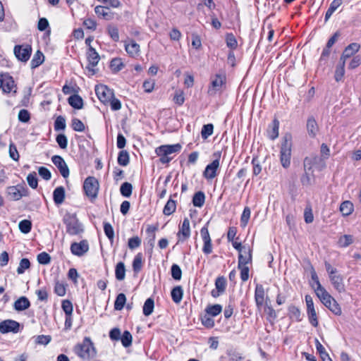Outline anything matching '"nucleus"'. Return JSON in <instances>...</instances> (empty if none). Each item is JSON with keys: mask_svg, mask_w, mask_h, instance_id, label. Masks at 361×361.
<instances>
[{"mask_svg": "<svg viewBox=\"0 0 361 361\" xmlns=\"http://www.w3.org/2000/svg\"><path fill=\"white\" fill-rule=\"evenodd\" d=\"M74 352L84 360H90L97 355V350L90 337H85L82 343L75 345Z\"/></svg>", "mask_w": 361, "mask_h": 361, "instance_id": "obj_1", "label": "nucleus"}, {"mask_svg": "<svg viewBox=\"0 0 361 361\" xmlns=\"http://www.w3.org/2000/svg\"><path fill=\"white\" fill-rule=\"evenodd\" d=\"M292 149V135L290 133H286L282 137L281 149H280V161L282 166L287 169L290 165Z\"/></svg>", "mask_w": 361, "mask_h": 361, "instance_id": "obj_2", "label": "nucleus"}, {"mask_svg": "<svg viewBox=\"0 0 361 361\" xmlns=\"http://www.w3.org/2000/svg\"><path fill=\"white\" fill-rule=\"evenodd\" d=\"M325 268L329 274V280L334 288L339 293L345 291L343 277L338 274V270L334 268L328 262H325Z\"/></svg>", "mask_w": 361, "mask_h": 361, "instance_id": "obj_3", "label": "nucleus"}, {"mask_svg": "<svg viewBox=\"0 0 361 361\" xmlns=\"http://www.w3.org/2000/svg\"><path fill=\"white\" fill-rule=\"evenodd\" d=\"M99 183L94 176H88L83 183V190L85 195L93 202L98 196Z\"/></svg>", "mask_w": 361, "mask_h": 361, "instance_id": "obj_4", "label": "nucleus"}, {"mask_svg": "<svg viewBox=\"0 0 361 361\" xmlns=\"http://www.w3.org/2000/svg\"><path fill=\"white\" fill-rule=\"evenodd\" d=\"M181 146L179 144L172 145H161L155 149V152L159 156V161L161 164H168L172 159L170 155L173 153L179 152Z\"/></svg>", "mask_w": 361, "mask_h": 361, "instance_id": "obj_5", "label": "nucleus"}, {"mask_svg": "<svg viewBox=\"0 0 361 361\" xmlns=\"http://www.w3.org/2000/svg\"><path fill=\"white\" fill-rule=\"evenodd\" d=\"M63 220L66 227V232L70 235H77L82 231V226L75 214L66 213Z\"/></svg>", "mask_w": 361, "mask_h": 361, "instance_id": "obj_6", "label": "nucleus"}, {"mask_svg": "<svg viewBox=\"0 0 361 361\" xmlns=\"http://www.w3.org/2000/svg\"><path fill=\"white\" fill-rule=\"evenodd\" d=\"M6 192L11 200H18L22 197L27 196L28 191L25 183L18 184L16 186H9L6 188Z\"/></svg>", "mask_w": 361, "mask_h": 361, "instance_id": "obj_7", "label": "nucleus"}, {"mask_svg": "<svg viewBox=\"0 0 361 361\" xmlns=\"http://www.w3.org/2000/svg\"><path fill=\"white\" fill-rule=\"evenodd\" d=\"M13 51L15 56L19 61L26 62L29 60L32 54V47L27 44L16 45Z\"/></svg>", "mask_w": 361, "mask_h": 361, "instance_id": "obj_8", "label": "nucleus"}, {"mask_svg": "<svg viewBox=\"0 0 361 361\" xmlns=\"http://www.w3.org/2000/svg\"><path fill=\"white\" fill-rule=\"evenodd\" d=\"M214 157H215L216 159L206 166L203 172V176L207 179H213L215 178L216 176V171L219 167L221 152H218L214 153Z\"/></svg>", "mask_w": 361, "mask_h": 361, "instance_id": "obj_9", "label": "nucleus"}, {"mask_svg": "<svg viewBox=\"0 0 361 361\" xmlns=\"http://www.w3.org/2000/svg\"><path fill=\"white\" fill-rule=\"evenodd\" d=\"M94 90L98 99L104 104L109 103L114 94L113 90L104 85H96Z\"/></svg>", "mask_w": 361, "mask_h": 361, "instance_id": "obj_10", "label": "nucleus"}, {"mask_svg": "<svg viewBox=\"0 0 361 361\" xmlns=\"http://www.w3.org/2000/svg\"><path fill=\"white\" fill-rule=\"evenodd\" d=\"M87 58L88 61V65L87 66L86 68L89 71V72L91 73V75H94L96 73V71L94 68L98 64L100 56L94 48L90 47L87 52Z\"/></svg>", "mask_w": 361, "mask_h": 361, "instance_id": "obj_11", "label": "nucleus"}, {"mask_svg": "<svg viewBox=\"0 0 361 361\" xmlns=\"http://www.w3.org/2000/svg\"><path fill=\"white\" fill-rule=\"evenodd\" d=\"M20 330V324L12 319H6L0 323V332L3 334L9 332L18 333Z\"/></svg>", "mask_w": 361, "mask_h": 361, "instance_id": "obj_12", "label": "nucleus"}, {"mask_svg": "<svg viewBox=\"0 0 361 361\" xmlns=\"http://www.w3.org/2000/svg\"><path fill=\"white\" fill-rule=\"evenodd\" d=\"M51 161L58 168L61 176L63 178H67L69 176V169L64 161V159L59 155H54L51 157Z\"/></svg>", "mask_w": 361, "mask_h": 361, "instance_id": "obj_13", "label": "nucleus"}, {"mask_svg": "<svg viewBox=\"0 0 361 361\" xmlns=\"http://www.w3.org/2000/svg\"><path fill=\"white\" fill-rule=\"evenodd\" d=\"M178 242H184L190 236V221L185 218L181 226H179V231L177 233Z\"/></svg>", "mask_w": 361, "mask_h": 361, "instance_id": "obj_14", "label": "nucleus"}, {"mask_svg": "<svg viewBox=\"0 0 361 361\" xmlns=\"http://www.w3.org/2000/svg\"><path fill=\"white\" fill-rule=\"evenodd\" d=\"M226 83V76L224 74H216L211 82V87L209 88L208 93L211 95L216 94V91Z\"/></svg>", "mask_w": 361, "mask_h": 361, "instance_id": "obj_15", "label": "nucleus"}, {"mask_svg": "<svg viewBox=\"0 0 361 361\" xmlns=\"http://www.w3.org/2000/svg\"><path fill=\"white\" fill-rule=\"evenodd\" d=\"M89 250V245L87 240H83L80 243H73L71 245V252L77 256H82Z\"/></svg>", "mask_w": 361, "mask_h": 361, "instance_id": "obj_16", "label": "nucleus"}, {"mask_svg": "<svg viewBox=\"0 0 361 361\" xmlns=\"http://www.w3.org/2000/svg\"><path fill=\"white\" fill-rule=\"evenodd\" d=\"M14 87V80L13 78L8 74L0 75V89H2L4 92L9 93Z\"/></svg>", "mask_w": 361, "mask_h": 361, "instance_id": "obj_17", "label": "nucleus"}, {"mask_svg": "<svg viewBox=\"0 0 361 361\" xmlns=\"http://www.w3.org/2000/svg\"><path fill=\"white\" fill-rule=\"evenodd\" d=\"M360 49V45L358 43H351L349 45H348L345 49L343 50L340 60L345 62V61L352 57L354 56V55L358 52V51Z\"/></svg>", "mask_w": 361, "mask_h": 361, "instance_id": "obj_18", "label": "nucleus"}, {"mask_svg": "<svg viewBox=\"0 0 361 361\" xmlns=\"http://www.w3.org/2000/svg\"><path fill=\"white\" fill-rule=\"evenodd\" d=\"M318 161L321 162V166L319 167V171H322L326 167V164L321 157L317 156L306 157L304 159V168L305 171H310L314 164Z\"/></svg>", "mask_w": 361, "mask_h": 361, "instance_id": "obj_19", "label": "nucleus"}, {"mask_svg": "<svg viewBox=\"0 0 361 361\" xmlns=\"http://www.w3.org/2000/svg\"><path fill=\"white\" fill-rule=\"evenodd\" d=\"M252 261V250L250 247H245L243 252L239 253L238 267L247 266Z\"/></svg>", "mask_w": 361, "mask_h": 361, "instance_id": "obj_20", "label": "nucleus"}, {"mask_svg": "<svg viewBox=\"0 0 361 361\" xmlns=\"http://www.w3.org/2000/svg\"><path fill=\"white\" fill-rule=\"evenodd\" d=\"M255 300L257 307L259 309L262 307L265 300V292L262 285L257 284L255 290Z\"/></svg>", "mask_w": 361, "mask_h": 361, "instance_id": "obj_21", "label": "nucleus"}, {"mask_svg": "<svg viewBox=\"0 0 361 361\" xmlns=\"http://www.w3.org/2000/svg\"><path fill=\"white\" fill-rule=\"evenodd\" d=\"M215 286L216 288V291L213 290L212 291V295L214 298L219 296L221 293H223L225 291L226 286V280L224 276L218 277L215 281Z\"/></svg>", "mask_w": 361, "mask_h": 361, "instance_id": "obj_22", "label": "nucleus"}, {"mask_svg": "<svg viewBox=\"0 0 361 361\" xmlns=\"http://www.w3.org/2000/svg\"><path fill=\"white\" fill-rule=\"evenodd\" d=\"M30 307V302L25 296L20 297L13 304V308L18 312H21Z\"/></svg>", "mask_w": 361, "mask_h": 361, "instance_id": "obj_23", "label": "nucleus"}, {"mask_svg": "<svg viewBox=\"0 0 361 361\" xmlns=\"http://www.w3.org/2000/svg\"><path fill=\"white\" fill-rule=\"evenodd\" d=\"M307 130L309 136L311 137H314L319 131V126L313 116H310L307 118Z\"/></svg>", "mask_w": 361, "mask_h": 361, "instance_id": "obj_24", "label": "nucleus"}, {"mask_svg": "<svg viewBox=\"0 0 361 361\" xmlns=\"http://www.w3.org/2000/svg\"><path fill=\"white\" fill-rule=\"evenodd\" d=\"M53 199L56 204H61L65 200V189L62 186L57 187L53 192Z\"/></svg>", "mask_w": 361, "mask_h": 361, "instance_id": "obj_25", "label": "nucleus"}, {"mask_svg": "<svg viewBox=\"0 0 361 361\" xmlns=\"http://www.w3.org/2000/svg\"><path fill=\"white\" fill-rule=\"evenodd\" d=\"M317 296L319 298L320 301L324 304V305H326L327 303H329V301L333 300L334 299L324 288H320L319 290H314Z\"/></svg>", "mask_w": 361, "mask_h": 361, "instance_id": "obj_26", "label": "nucleus"}, {"mask_svg": "<svg viewBox=\"0 0 361 361\" xmlns=\"http://www.w3.org/2000/svg\"><path fill=\"white\" fill-rule=\"evenodd\" d=\"M68 104L76 109H81L83 107V100L78 94H73L68 97Z\"/></svg>", "mask_w": 361, "mask_h": 361, "instance_id": "obj_27", "label": "nucleus"}, {"mask_svg": "<svg viewBox=\"0 0 361 361\" xmlns=\"http://www.w3.org/2000/svg\"><path fill=\"white\" fill-rule=\"evenodd\" d=\"M126 51L131 56H135L140 51V45L134 40H130L125 45Z\"/></svg>", "mask_w": 361, "mask_h": 361, "instance_id": "obj_28", "label": "nucleus"}, {"mask_svg": "<svg viewBox=\"0 0 361 361\" xmlns=\"http://www.w3.org/2000/svg\"><path fill=\"white\" fill-rule=\"evenodd\" d=\"M171 298L175 303H180L183 295V290L182 287L180 286L174 287L171 290Z\"/></svg>", "mask_w": 361, "mask_h": 361, "instance_id": "obj_29", "label": "nucleus"}, {"mask_svg": "<svg viewBox=\"0 0 361 361\" xmlns=\"http://www.w3.org/2000/svg\"><path fill=\"white\" fill-rule=\"evenodd\" d=\"M279 121L277 119H274L272 122L271 126H269V129L268 130V136L269 137L274 140L279 136Z\"/></svg>", "mask_w": 361, "mask_h": 361, "instance_id": "obj_30", "label": "nucleus"}, {"mask_svg": "<svg viewBox=\"0 0 361 361\" xmlns=\"http://www.w3.org/2000/svg\"><path fill=\"white\" fill-rule=\"evenodd\" d=\"M345 62L339 60L338 65L336 66L334 78L336 82L342 80L345 74Z\"/></svg>", "mask_w": 361, "mask_h": 361, "instance_id": "obj_31", "label": "nucleus"}, {"mask_svg": "<svg viewBox=\"0 0 361 361\" xmlns=\"http://www.w3.org/2000/svg\"><path fill=\"white\" fill-rule=\"evenodd\" d=\"M44 56L43 53L39 50L37 51L31 60V62H30L31 68H35L38 67L39 65H41L44 62Z\"/></svg>", "mask_w": 361, "mask_h": 361, "instance_id": "obj_32", "label": "nucleus"}, {"mask_svg": "<svg viewBox=\"0 0 361 361\" xmlns=\"http://www.w3.org/2000/svg\"><path fill=\"white\" fill-rule=\"evenodd\" d=\"M354 210L353 204L350 201H344L340 206V211L343 216H349Z\"/></svg>", "mask_w": 361, "mask_h": 361, "instance_id": "obj_33", "label": "nucleus"}, {"mask_svg": "<svg viewBox=\"0 0 361 361\" xmlns=\"http://www.w3.org/2000/svg\"><path fill=\"white\" fill-rule=\"evenodd\" d=\"M205 202L204 193L202 191H198L195 193L192 197V204L195 207H202Z\"/></svg>", "mask_w": 361, "mask_h": 361, "instance_id": "obj_34", "label": "nucleus"}, {"mask_svg": "<svg viewBox=\"0 0 361 361\" xmlns=\"http://www.w3.org/2000/svg\"><path fill=\"white\" fill-rule=\"evenodd\" d=\"M115 276L118 281H123L126 276V268L123 262H118L115 269Z\"/></svg>", "mask_w": 361, "mask_h": 361, "instance_id": "obj_35", "label": "nucleus"}, {"mask_svg": "<svg viewBox=\"0 0 361 361\" xmlns=\"http://www.w3.org/2000/svg\"><path fill=\"white\" fill-rule=\"evenodd\" d=\"M316 348L319 353L322 361H332L329 354L326 352L324 347L320 343L318 339H315Z\"/></svg>", "mask_w": 361, "mask_h": 361, "instance_id": "obj_36", "label": "nucleus"}, {"mask_svg": "<svg viewBox=\"0 0 361 361\" xmlns=\"http://www.w3.org/2000/svg\"><path fill=\"white\" fill-rule=\"evenodd\" d=\"M154 307V301L152 298L146 300L143 305V314L145 316H149L153 312Z\"/></svg>", "mask_w": 361, "mask_h": 361, "instance_id": "obj_37", "label": "nucleus"}, {"mask_svg": "<svg viewBox=\"0 0 361 361\" xmlns=\"http://www.w3.org/2000/svg\"><path fill=\"white\" fill-rule=\"evenodd\" d=\"M353 236L351 235H343L338 240V245L341 247H346L353 243Z\"/></svg>", "mask_w": 361, "mask_h": 361, "instance_id": "obj_38", "label": "nucleus"}, {"mask_svg": "<svg viewBox=\"0 0 361 361\" xmlns=\"http://www.w3.org/2000/svg\"><path fill=\"white\" fill-rule=\"evenodd\" d=\"M176 209V203L174 200L169 199L165 204L163 213L166 216L172 214Z\"/></svg>", "mask_w": 361, "mask_h": 361, "instance_id": "obj_39", "label": "nucleus"}, {"mask_svg": "<svg viewBox=\"0 0 361 361\" xmlns=\"http://www.w3.org/2000/svg\"><path fill=\"white\" fill-rule=\"evenodd\" d=\"M206 313L212 317H216L222 311V306L219 304L209 305L207 307Z\"/></svg>", "mask_w": 361, "mask_h": 361, "instance_id": "obj_40", "label": "nucleus"}, {"mask_svg": "<svg viewBox=\"0 0 361 361\" xmlns=\"http://www.w3.org/2000/svg\"><path fill=\"white\" fill-rule=\"evenodd\" d=\"M126 302V297L124 293H119L114 302V309L116 310H121L123 309Z\"/></svg>", "mask_w": 361, "mask_h": 361, "instance_id": "obj_41", "label": "nucleus"}, {"mask_svg": "<svg viewBox=\"0 0 361 361\" xmlns=\"http://www.w3.org/2000/svg\"><path fill=\"white\" fill-rule=\"evenodd\" d=\"M133 185L128 182L123 183L120 188L121 194L125 197H129L132 195Z\"/></svg>", "mask_w": 361, "mask_h": 361, "instance_id": "obj_42", "label": "nucleus"}, {"mask_svg": "<svg viewBox=\"0 0 361 361\" xmlns=\"http://www.w3.org/2000/svg\"><path fill=\"white\" fill-rule=\"evenodd\" d=\"M324 306L326 307L330 311H331L336 315L341 314V308L335 299H333V300L329 301V303H327L326 305Z\"/></svg>", "mask_w": 361, "mask_h": 361, "instance_id": "obj_43", "label": "nucleus"}, {"mask_svg": "<svg viewBox=\"0 0 361 361\" xmlns=\"http://www.w3.org/2000/svg\"><path fill=\"white\" fill-rule=\"evenodd\" d=\"M129 154L126 150H122L118 156V163L119 165L126 166L129 164Z\"/></svg>", "mask_w": 361, "mask_h": 361, "instance_id": "obj_44", "label": "nucleus"}, {"mask_svg": "<svg viewBox=\"0 0 361 361\" xmlns=\"http://www.w3.org/2000/svg\"><path fill=\"white\" fill-rule=\"evenodd\" d=\"M18 228L23 233L27 234L31 231L32 223L30 220H22L19 222Z\"/></svg>", "mask_w": 361, "mask_h": 361, "instance_id": "obj_45", "label": "nucleus"}, {"mask_svg": "<svg viewBox=\"0 0 361 361\" xmlns=\"http://www.w3.org/2000/svg\"><path fill=\"white\" fill-rule=\"evenodd\" d=\"M214 131V126L212 123L204 125L202 130L201 135L204 140L207 139L210 135H212Z\"/></svg>", "mask_w": 361, "mask_h": 361, "instance_id": "obj_46", "label": "nucleus"}, {"mask_svg": "<svg viewBox=\"0 0 361 361\" xmlns=\"http://www.w3.org/2000/svg\"><path fill=\"white\" fill-rule=\"evenodd\" d=\"M307 314L310 323L314 327L318 326V319L314 308L307 310Z\"/></svg>", "mask_w": 361, "mask_h": 361, "instance_id": "obj_47", "label": "nucleus"}, {"mask_svg": "<svg viewBox=\"0 0 361 361\" xmlns=\"http://www.w3.org/2000/svg\"><path fill=\"white\" fill-rule=\"evenodd\" d=\"M142 266V257L141 253L135 255L133 262V269L135 272H139Z\"/></svg>", "mask_w": 361, "mask_h": 361, "instance_id": "obj_48", "label": "nucleus"}, {"mask_svg": "<svg viewBox=\"0 0 361 361\" xmlns=\"http://www.w3.org/2000/svg\"><path fill=\"white\" fill-rule=\"evenodd\" d=\"M250 209L248 207H245L240 217V224L243 227H245L247 226L250 218Z\"/></svg>", "mask_w": 361, "mask_h": 361, "instance_id": "obj_49", "label": "nucleus"}, {"mask_svg": "<svg viewBox=\"0 0 361 361\" xmlns=\"http://www.w3.org/2000/svg\"><path fill=\"white\" fill-rule=\"evenodd\" d=\"M226 45L231 49H235L238 47V42L235 37L232 34H227L226 36Z\"/></svg>", "mask_w": 361, "mask_h": 361, "instance_id": "obj_50", "label": "nucleus"}, {"mask_svg": "<svg viewBox=\"0 0 361 361\" xmlns=\"http://www.w3.org/2000/svg\"><path fill=\"white\" fill-rule=\"evenodd\" d=\"M71 127L77 132H83L85 129L84 123L77 118H73L72 119Z\"/></svg>", "mask_w": 361, "mask_h": 361, "instance_id": "obj_51", "label": "nucleus"}, {"mask_svg": "<svg viewBox=\"0 0 361 361\" xmlns=\"http://www.w3.org/2000/svg\"><path fill=\"white\" fill-rule=\"evenodd\" d=\"M120 339L122 345L126 348L129 347L132 344V335L128 331H125Z\"/></svg>", "mask_w": 361, "mask_h": 361, "instance_id": "obj_52", "label": "nucleus"}, {"mask_svg": "<svg viewBox=\"0 0 361 361\" xmlns=\"http://www.w3.org/2000/svg\"><path fill=\"white\" fill-rule=\"evenodd\" d=\"M66 126V119L62 116H59L54 122V130L56 131L63 130Z\"/></svg>", "mask_w": 361, "mask_h": 361, "instance_id": "obj_53", "label": "nucleus"}, {"mask_svg": "<svg viewBox=\"0 0 361 361\" xmlns=\"http://www.w3.org/2000/svg\"><path fill=\"white\" fill-rule=\"evenodd\" d=\"M104 231L106 237L109 238V240L110 241H112L114 238V231L110 223H104Z\"/></svg>", "mask_w": 361, "mask_h": 361, "instance_id": "obj_54", "label": "nucleus"}, {"mask_svg": "<svg viewBox=\"0 0 361 361\" xmlns=\"http://www.w3.org/2000/svg\"><path fill=\"white\" fill-rule=\"evenodd\" d=\"M110 66L112 71L118 72L123 68L124 65L121 59L115 58L111 61Z\"/></svg>", "mask_w": 361, "mask_h": 361, "instance_id": "obj_55", "label": "nucleus"}, {"mask_svg": "<svg viewBox=\"0 0 361 361\" xmlns=\"http://www.w3.org/2000/svg\"><path fill=\"white\" fill-rule=\"evenodd\" d=\"M171 276L173 279H175L176 281H179L181 279L182 271L178 264H173L171 266Z\"/></svg>", "mask_w": 361, "mask_h": 361, "instance_id": "obj_56", "label": "nucleus"}, {"mask_svg": "<svg viewBox=\"0 0 361 361\" xmlns=\"http://www.w3.org/2000/svg\"><path fill=\"white\" fill-rule=\"evenodd\" d=\"M30 266V262L28 259L23 258L20 260L19 266L17 269V273L18 274H22L25 272L26 269H27Z\"/></svg>", "mask_w": 361, "mask_h": 361, "instance_id": "obj_57", "label": "nucleus"}, {"mask_svg": "<svg viewBox=\"0 0 361 361\" xmlns=\"http://www.w3.org/2000/svg\"><path fill=\"white\" fill-rule=\"evenodd\" d=\"M142 243L141 238L138 236H134L128 239V246L130 250H134L140 246Z\"/></svg>", "mask_w": 361, "mask_h": 361, "instance_id": "obj_58", "label": "nucleus"}, {"mask_svg": "<svg viewBox=\"0 0 361 361\" xmlns=\"http://www.w3.org/2000/svg\"><path fill=\"white\" fill-rule=\"evenodd\" d=\"M27 181L28 185L33 189L37 188L38 180L37 178V174L35 172L30 173L27 176Z\"/></svg>", "mask_w": 361, "mask_h": 361, "instance_id": "obj_59", "label": "nucleus"}, {"mask_svg": "<svg viewBox=\"0 0 361 361\" xmlns=\"http://www.w3.org/2000/svg\"><path fill=\"white\" fill-rule=\"evenodd\" d=\"M56 141L60 148L65 149L68 146V138L64 134H59L56 137Z\"/></svg>", "mask_w": 361, "mask_h": 361, "instance_id": "obj_60", "label": "nucleus"}, {"mask_svg": "<svg viewBox=\"0 0 361 361\" xmlns=\"http://www.w3.org/2000/svg\"><path fill=\"white\" fill-rule=\"evenodd\" d=\"M61 307L66 315H72L73 307L71 302L68 300H63Z\"/></svg>", "mask_w": 361, "mask_h": 361, "instance_id": "obj_61", "label": "nucleus"}, {"mask_svg": "<svg viewBox=\"0 0 361 361\" xmlns=\"http://www.w3.org/2000/svg\"><path fill=\"white\" fill-rule=\"evenodd\" d=\"M37 261L41 264H48L51 262V257L48 253L42 252L37 255Z\"/></svg>", "mask_w": 361, "mask_h": 361, "instance_id": "obj_62", "label": "nucleus"}, {"mask_svg": "<svg viewBox=\"0 0 361 361\" xmlns=\"http://www.w3.org/2000/svg\"><path fill=\"white\" fill-rule=\"evenodd\" d=\"M38 173L39 175L46 180H49L51 178V172L44 166H40L38 169Z\"/></svg>", "mask_w": 361, "mask_h": 361, "instance_id": "obj_63", "label": "nucleus"}, {"mask_svg": "<svg viewBox=\"0 0 361 361\" xmlns=\"http://www.w3.org/2000/svg\"><path fill=\"white\" fill-rule=\"evenodd\" d=\"M361 64V56L360 55H356L353 57L349 65V69H355L358 67Z\"/></svg>", "mask_w": 361, "mask_h": 361, "instance_id": "obj_64", "label": "nucleus"}]
</instances>
